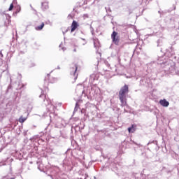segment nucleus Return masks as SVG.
<instances>
[{"label": "nucleus", "mask_w": 179, "mask_h": 179, "mask_svg": "<svg viewBox=\"0 0 179 179\" xmlns=\"http://www.w3.org/2000/svg\"><path fill=\"white\" fill-rule=\"evenodd\" d=\"M128 93H129V87H128V85H124L120 88L119 99L122 107L127 106V94H128Z\"/></svg>", "instance_id": "1"}, {"label": "nucleus", "mask_w": 179, "mask_h": 179, "mask_svg": "<svg viewBox=\"0 0 179 179\" xmlns=\"http://www.w3.org/2000/svg\"><path fill=\"white\" fill-rule=\"evenodd\" d=\"M70 69L71 70L70 71V75L71 76V78L73 79L72 82V83H75V82H76V79H78V66H76V64H73V66L70 68Z\"/></svg>", "instance_id": "2"}, {"label": "nucleus", "mask_w": 179, "mask_h": 179, "mask_svg": "<svg viewBox=\"0 0 179 179\" xmlns=\"http://www.w3.org/2000/svg\"><path fill=\"white\" fill-rule=\"evenodd\" d=\"M111 38L113 44L120 45V36H118V32L113 31L111 34Z\"/></svg>", "instance_id": "3"}, {"label": "nucleus", "mask_w": 179, "mask_h": 179, "mask_svg": "<svg viewBox=\"0 0 179 179\" xmlns=\"http://www.w3.org/2000/svg\"><path fill=\"white\" fill-rule=\"evenodd\" d=\"M40 98H43V103L45 104V106H50V104H51V100H50V99H48V97H47V96L41 94L39 96Z\"/></svg>", "instance_id": "4"}, {"label": "nucleus", "mask_w": 179, "mask_h": 179, "mask_svg": "<svg viewBox=\"0 0 179 179\" xmlns=\"http://www.w3.org/2000/svg\"><path fill=\"white\" fill-rule=\"evenodd\" d=\"M78 27H79V24L76 20H73L71 24V32L73 33V31H76Z\"/></svg>", "instance_id": "5"}, {"label": "nucleus", "mask_w": 179, "mask_h": 179, "mask_svg": "<svg viewBox=\"0 0 179 179\" xmlns=\"http://www.w3.org/2000/svg\"><path fill=\"white\" fill-rule=\"evenodd\" d=\"M159 103L163 107H169V106H170V103L167 100H166V99H161L159 101Z\"/></svg>", "instance_id": "6"}, {"label": "nucleus", "mask_w": 179, "mask_h": 179, "mask_svg": "<svg viewBox=\"0 0 179 179\" xmlns=\"http://www.w3.org/2000/svg\"><path fill=\"white\" fill-rule=\"evenodd\" d=\"M42 9L43 10L48 9V3L47 2L42 3Z\"/></svg>", "instance_id": "7"}, {"label": "nucleus", "mask_w": 179, "mask_h": 179, "mask_svg": "<svg viewBox=\"0 0 179 179\" xmlns=\"http://www.w3.org/2000/svg\"><path fill=\"white\" fill-rule=\"evenodd\" d=\"M157 43V47H162V45H163V38H160L159 39H158Z\"/></svg>", "instance_id": "8"}, {"label": "nucleus", "mask_w": 179, "mask_h": 179, "mask_svg": "<svg viewBox=\"0 0 179 179\" xmlns=\"http://www.w3.org/2000/svg\"><path fill=\"white\" fill-rule=\"evenodd\" d=\"M43 27H44V22H42L40 26L36 27L35 29L36 30H43Z\"/></svg>", "instance_id": "9"}, {"label": "nucleus", "mask_w": 179, "mask_h": 179, "mask_svg": "<svg viewBox=\"0 0 179 179\" xmlns=\"http://www.w3.org/2000/svg\"><path fill=\"white\" fill-rule=\"evenodd\" d=\"M24 121H26V118L23 117L22 116H21L19 119V122H20L21 124H22V122H24Z\"/></svg>", "instance_id": "10"}, {"label": "nucleus", "mask_w": 179, "mask_h": 179, "mask_svg": "<svg viewBox=\"0 0 179 179\" xmlns=\"http://www.w3.org/2000/svg\"><path fill=\"white\" fill-rule=\"evenodd\" d=\"M78 110H79V103L77 102L76 103V106H75V108H74V113H76V111H78Z\"/></svg>", "instance_id": "11"}, {"label": "nucleus", "mask_w": 179, "mask_h": 179, "mask_svg": "<svg viewBox=\"0 0 179 179\" xmlns=\"http://www.w3.org/2000/svg\"><path fill=\"white\" fill-rule=\"evenodd\" d=\"M132 141L133 143H134V145H136L137 146H138V148L142 147V145L138 144V143H136L135 141Z\"/></svg>", "instance_id": "12"}, {"label": "nucleus", "mask_w": 179, "mask_h": 179, "mask_svg": "<svg viewBox=\"0 0 179 179\" xmlns=\"http://www.w3.org/2000/svg\"><path fill=\"white\" fill-rule=\"evenodd\" d=\"M13 9V3H11L10 5V7H9V8H8V10H12Z\"/></svg>", "instance_id": "13"}, {"label": "nucleus", "mask_w": 179, "mask_h": 179, "mask_svg": "<svg viewBox=\"0 0 179 179\" xmlns=\"http://www.w3.org/2000/svg\"><path fill=\"white\" fill-rule=\"evenodd\" d=\"M132 129H134V127H129V128H128L129 132V133L134 132V131H132Z\"/></svg>", "instance_id": "14"}, {"label": "nucleus", "mask_w": 179, "mask_h": 179, "mask_svg": "<svg viewBox=\"0 0 179 179\" xmlns=\"http://www.w3.org/2000/svg\"><path fill=\"white\" fill-rule=\"evenodd\" d=\"M2 57H3V55L2 54V52H0V61H2Z\"/></svg>", "instance_id": "15"}, {"label": "nucleus", "mask_w": 179, "mask_h": 179, "mask_svg": "<svg viewBox=\"0 0 179 179\" xmlns=\"http://www.w3.org/2000/svg\"><path fill=\"white\" fill-rule=\"evenodd\" d=\"M57 80H58V78H54L52 83H55V82H57Z\"/></svg>", "instance_id": "16"}, {"label": "nucleus", "mask_w": 179, "mask_h": 179, "mask_svg": "<svg viewBox=\"0 0 179 179\" xmlns=\"http://www.w3.org/2000/svg\"><path fill=\"white\" fill-rule=\"evenodd\" d=\"M100 61H101V59H96V64H95L96 65V66L97 65H99V62H100Z\"/></svg>", "instance_id": "17"}, {"label": "nucleus", "mask_w": 179, "mask_h": 179, "mask_svg": "<svg viewBox=\"0 0 179 179\" xmlns=\"http://www.w3.org/2000/svg\"><path fill=\"white\" fill-rule=\"evenodd\" d=\"M94 45L95 48H97V45H96V42H94Z\"/></svg>", "instance_id": "18"}, {"label": "nucleus", "mask_w": 179, "mask_h": 179, "mask_svg": "<svg viewBox=\"0 0 179 179\" xmlns=\"http://www.w3.org/2000/svg\"><path fill=\"white\" fill-rule=\"evenodd\" d=\"M62 50L63 51H65V50H66V48L62 47Z\"/></svg>", "instance_id": "19"}, {"label": "nucleus", "mask_w": 179, "mask_h": 179, "mask_svg": "<svg viewBox=\"0 0 179 179\" xmlns=\"http://www.w3.org/2000/svg\"><path fill=\"white\" fill-rule=\"evenodd\" d=\"M87 177H88L87 174H85V179L87 178Z\"/></svg>", "instance_id": "20"}, {"label": "nucleus", "mask_w": 179, "mask_h": 179, "mask_svg": "<svg viewBox=\"0 0 179 179\" xmlns=\"http://www.w3.org/2000/svg\"><path fill=\"white\" fill-rule=\"evenodd\" d=\"M62 47V43H61L60 45H59V48H61Z\"/></svg>", "instance_id": "21"}, {"label": "nucleus", "mask_w": 179, "mask_h": 179, "mask_svg": "<svg viewBox=\"0 0 179 179\" xmlns=\"http://www.w3.org/2000/svg\"><path fill=\"white\" fill-rule=\"evenodd\" d=\"M98 54H99V57H101V52H99Z\"/></svg>", "instance_id": "22"}, {"label": "nucleus", "mask_w": 179, "mask_h": 179, "mask_svg": "<svg viewBox=\"0 0 179 179\" xmlns=\"http://www.w3.org/2000/svg\"><path fill=\"white\" fill-rule=\"evenodd\" d=\"M73 52H76V48L73 50Z\"/></svg>", "instance_id": "23"}, {"label": "nucleus", "mask_w": 179, "mask_h": 179, "mask_svg": "<svg viewBox=\"0 0 179 179\" xmlns=\"http://www.w3.org/2000/svg\"><path fill=\"white\" fill-rule=\"evenodd\" d=\"M109 12H111V9L108 8Z\"/></svg>", "instance_id": "24"}, {"label": "nucleus", "mask_w": 179, "mask_h": 179, "mask_svg": "<svg viewBox=\"0 0 179 179\" xmlns=\"http://www.w3.org/2000/svg\"><path fill=\"white\" fill-rule=\"evenodd\" d=\"M164 65H167V62H165V63H164Z\"/></svg>", "instance_id": "25"}, {"label": "nucleus", "mask_w": 179, "mask_h": 179, "mask_svg": "<svg viewBox=\"0 0 179 179\" xmlns=\"http://www.w3.org/2000/svg\"><path fill=\"white\" fill-rule=\"evenodd\" d=\"M82 93H83H83H85V90H83V91L82 92Z\"/></svg>", "instance_id": "26"}, {"label": "nucleus", "mask_w": 179, "mask_h": 179, "mask_svg": "<svg viewBox=\"0 0 179 179\" xmlns=\"http://www.w3.org/2000/svg\"><path fill=\"white\" fill-rule=\"evenodd\" d=\"M57 69H60L59 66L57 67Z\"/></svg>", "instance_id": "27"}, {"label": "nucleus", "mask_w": 179, "mask_h": 179, "mask_svg": "<svg viewBox=\"0 0 179 179\" xmlns=\"http://www.w3.org/2000/svg\"><path fill=\"white\" fill-rule=\"evenodd\" d=\"M81 113H83V110H81Z\"/></svg>", "instance_id": "28"}, {"label": "nucleus", "mask_w": 179, "mask_h": 179, "mask_svg": "<svg viewBox=\"0 0 179 179\" xmlns=\"http://www.w3.org/2000/svg\"><path fill=\"white\" fill-rule=\"evenodd\" d=\"M10 179H15V178H11Z\"/></svg>", "instance_id": "29"}, {"label": "nucleus", "mask_w": 179, "mask_h": 179, "mask_svg": "<svg viewBox=\"0 0 179 179\" xmlns=\"http://www.w3.org/2000/svg\"><path fill=\"white\" fill-rule=\"evenodd\" d=\"M63 34H65V32H63Z\"/></svg>", "instance_id": "30"}, {"label": "nucleus", "mask_w": 179, "mask_h": 179, "mask_svg": "<svg viewBox=\"0 0 179 179\" xmlns=\"http://www.w3.org/2000/svg\"><path fill=\"white\" fill-rule=\"evenodd\" d=\"M105 9H106V11H107V8H105Z\"/></svg>", "instance_id": "31"}, {"label": "nucleus", "mask_w": 179, "mask_h": 179, "mask_svg": "<svg viewBox=\"0 0 179 179\" xmlns=\"http://www.w3.org/2000/svg\"><path fill=\"white\" fill-rule=\"evenodd\" d=\"M66 31H68V29H66Z\"/></svg>", "instance_id": "32"}]
</instances>
